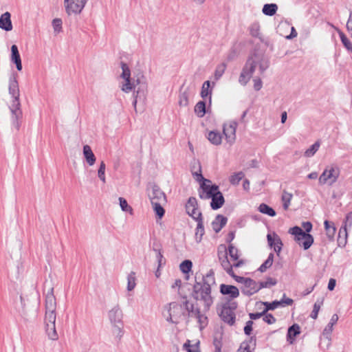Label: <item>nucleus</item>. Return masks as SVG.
Segmentation results:
<instances>
[{
  "label": "nucleus",
  "instance_id": "nucleus-42",
  "mask_svg": "<svg viewBox=\"0 0 352 352\" xmlns=\"http://www.w3.org/2000/svg\"><path fill=\"white\" fill-rule=\"evenodd\" d=\"M192 263L190 260H184L179 265L181 272L185 274H188L192 269Z\"/></svg>",
  "mask_w": 352,
  "mask_h": 352
},
{
  "label": "nucleus",
  "instance_id": "nucleus-32",
  "mask_svg": "<svg viewBox=\"0 0 352 352\" xmlns=\"http://www.w3.org/2000/svg\"><path fill=\"white\" fill-rule=\"evenodd\" d=\"M278 10V6L276 3H266L263 6V13L269 16L274 15Z\"/></svg>",
  "mask_w": 352,
  "mask_h": 352
},
{
  "label": "nucleus",
  "instance_id": "nucleus-44",
  "mask_svg": "<svg viewBox=\"0 0 352 352\" xmlns=\"http://www.w3.org/2000/svg\"><path fill=\"white\" fill-rule=\"evenodd\" d=\"M277 280L272 277H267L265 281H261L258 283L259 290L263 288L270 287L271 286L276 285Z\"/></svg>",
  "mask_w": 352,
  "mask_h": 352
},
{
  "label": "nucleus",
  "instance_id": "nucleus-38",
  "mask_svg": "<svg viewBox=\"0 0 352 352\" xmlns=\"http://www.w3.org/2000/svg\"><path fill=\"white\" fill-rule=\"evenodd\" d=\"M192 174L193 177L196 179V180L201 183H211V181L210 179H206L204 177L202 173H201V166L199 162H198V170L197 171H192Z\"/></svg>",
  "mask_w": 352,
  "mask_h": 352
},
{
  "label": "nucleus",
  "instance_id": "nucleus-7",
  "mask_svg": "<svg viewBox=\"0 0 352 352\" xmlns=\"http://www.w3.org/2000/svg\"><path fill=\"white\" fill-rule=\"evenodd\" d=\"M87 1L88 0H64L66 13L68 15L80 14Z\"/></svg>",
  "mask_w": 352,
  "mask_h": 352
},
{
  "label": "nucleus",
  "instance_id": "nucleus-47",
  "mask_svg": "<svg viewBox=\"0 0 352 352\" xmlns=\"http://www.w3.org/2000/svg\"><path fill=\"white\" fill-rule=\"evenodd\" d=\"M227 252L233 261H237L239 258V250L233 244L228 245Z\"/></svg>",
  "mask_w": 352,
  "mask_h": 352
},
{
  "label": "nucleus",
  "instance_id": "nucleus-49",
  "mask_svg": "<svg viewBox=\"0 0 352 352\" xmlns=\"http://www.w3.org/2000/svg\"><path fill=\"white\" fill-rule=\"evenodd\" d=\"M56 322V314L55 311H45V322L47 326L48 324H54Z\"/></svg>",
  "mask_w": 352,
  "mask_h": 352
},
{
  "label": "nucleus",
  "instance_id": "nucleus-41",
  "mask_svg": "<svg viewBox=\"0 0 352 352\" xmlns=\"http://www.w3.org/2000/svg\"><path fill=\"white\" fill-rule=\"evenodd\" d=\"M244 177L245 174L242 171H239L232 175L229 178V182L232 185L237 186Z\"/></svg>",
  "mask_w": 352,
  "mask_h": 352
},
{
  "label": "nucleus",
  "instance_id": "nucleus-63",
  "mask_svg": "<svg viewBox=\"0 0 352 352\" xmlns=\"http://www.w3.org/2000/svg\"><path fill=\"white\" fill-rule=\"evenodd\" d=\"M253 324H254V322L252 320H248L246 322L245 325L243 329L244 333L246 336H250L252 334V332L253 330V328H252Z\"/></svg>",
  "mask_w": 352,
  "mask_h": 352
},
{
  "label": "nucleus",
  "instance_id": "nucleus-61",
  "mask_svg": "<svg viewBox=\"0 0 352 352\" xmlns=\"http://www.w3.org/2000/svg\"><path fill=\"white\" fill-rule=\"evenodd\" d=\"M329 179H330V170L326 168L319 177V183L324 184Z\"/></svg>",
  "mask_w": 352,
  "mask_h": 352
},
{
  "label": "nucleus",
  "instance_id": "nucleus-45",
  "mask_svg": "<svg viewBox=\"0 0 352 352\" xmlns=\"http://www.w3.org/2000/svg\"><path fill=\"white\" fill-rule=\"evenodd\" d=\"M339 36L342 43L344 47L350 52H352V43L347 38V36L341 31L339 32Z\"/></svg>",
  "mask_w": 352,
  "mask_h": 352
},
{
  "label": "nucleus",
  "instance_id": "nucleus-13",
  "mask_svg": "<svg viewBox=\"0 0 352 352\" xmlns=\"http://www.w3.org/2000/svg\"><path fill=\"white\" fill-rule=\"evenodd\" d=\"M151 202L166 203V196L160 188L154 184L152 187V195H150Z\"/></svg>",
  "mask_w": 352,
  "mask_h": 352
},
{
  "label": "nucleus",
  "instance_id": "nucleus-16",
  "mask_svg": "<svg viewBox=\"0 0 352 352\" xmlns=\"http://www.w3.org/2000/svg\"><path fill=\"white\" fill-rule=\"evenodd\" d=\"M168 312L170 313L175 319H180L182 316H186V311H183L182 305L176 302H171L168 305Z\"/></svg>",
  "mask_w": 352,
  "mask_h": 352
},
{
  "label": "nucleus",
  "instance_id": "nucleus-31",
  "mask_svg": "<svg viewBox=\"0 0 352 352\" xmlns=\"http://www.w3.org/2000/svg\"><path fill=\"white\" fill-rule=\"evenodd\" d=\"M208 140L214 145H219L221 144L222 136L218 131H211L208 135Z\"/></svg>",
  "mask_w": 352,
  "mask_h": 352
},
{
  "label": "nucleus",
  "instance_id": "nucleus-34",
  "mask_svg": "<svg viewBox=\"0 0 352 352\" xmlns=\"http://www.w3.org/2000/svg\"><path fill=\"white\" fill-rule=\"evenodd\" d=\"M258 211L272 217H275L276 214V211L272 207L264 203L259 205Z\"/></svg>",
  "mask_w": 352,
  "mask_h": 352
},
{
  "label": "nucleus",
  "instance_id": "nucleus-33",
  "mask_svg": "<svg viewBox=\"0 0 352 352\" xmlns=\"http://www.w3.org/2000/svg\"><path fill=\"white\" fill-rule=\"evenodd\" d=\"M195 113L199 118H202L206 113V102L204 100L199 101L195 106Z\"/></svg>",
  "mask_w": 352,
  "mask_h": 352
},
{
  "label": "nucleus",
  "instance_id": "nucleus-48",
  "mask_svg": "<svg viewBox=\"0 0 352 352\" xmlns=\"http://www.w3.org/2000/svg\"><path fill=\"white\" fill-rule=\"evenodd\" d=\"M250 34L252 36L261 38L260 25L257 23H252L250 27Z\"/></svg>",
  "mask_w": 352,
  "mask_h": 352
},
{
  "label": "nucleus",
  "instance_id": "nucleus-11",
  "mask_svg": "<svg viewBox=\"0 0 352 352\" xmlns=\"http://www.w3.org/2000/svg\"><path fill=\"white\" fill-rule=\"evenodd\" d=\"M248 58H252L256 63V66L258 65L261 74H263L264 72L270 67V63L269 58L264 56L263 55H261L257 53H253Z\"/></svg>",
  "mask_w": 352,
  "mask_h": 352
},
{
  "label": "nucleus",
  "instance_id": "nucleus-57",
  "mask_svg": "<svg viewBox=\"0 0 352 352\" xmlns=\"http://www.w3.org/2000/svg\"><path fill=\"white\" fill-rule=\"evenodd\" d=\"M63 21L61 19L56 18L52 20V26L56 33H59L62 31Z\"/></svg>",
  "mask_w": 352,
  "mask_h": 352
},
{
  "label": "nucleus",
  "instance_id": "nucleus-12",
  "mask_svg": "<svg viewBox=\"0 0 352 352\" xmlns=\"http://www.w3.org/2000/svg\"><path fill=\"white\" fill-rule=\"evenodd\" d=\"M219 291L222 295L228 296L230 300L239 297V289L236 286L231 285H220Z\"/></svg>",
  "mask_w": 352,
  "mask_h": 352
},
{
  "label": "nucleus",
  "instance_id": "nucleus-55",
  "mask_svg": "<svg viewBox=\"0 0 352 352\" xmlns=\"http://www.w3.org/2000/svg\"><path fill=\"white\" fill-rule=\"evenodd\" d=\"M226 68V65L225 63H222L218 65L214 72V78L216 80H219L222 75L224 74Z\"/></svg>",
  "mask_w": 352,
  "mask_h": 352
},
{
  "label": "nucleus",
  "instance_id": "nucleus-22",
  "mask_svg": "<svg viewBox=\"0 0 352 352\" xmlns=\"http://www.w3.org/2000/svg\"><path fill=\"white\" fill-rule=\"evenodd\" d=\"M56 302L54 295V288L52 287L45 296V311H56Z\"/></svg>",
  "mask_w": 352,
  "mask_h": 352
},
{
  "label": "nucleus",
  "instance_id": "nucleus-52",
  "mask_svg": "<svg viewBox=\"0 0 352 352\" xmlns=\"http://www.w3.org/2000/svg\"><path fill=\"white\" fill-rule=\"evenodd\" d=\"M121 68L122 69V73L121 74V77L123 79L131 78V71L128 66V65L124 62L120 63Z\"/></svg>",
  "mask_w": 352,
  "mask_h": 352
},
{
  "label": "nucleus",
  "instance_id": "nucleus-36",
  "mask_svg": "<svg viewBox=\"0 0 352 352\" xmlns=\"http://www.w3.org/2000/svg\"><path fill=\"white\" fill-rule=\"evenodd\" d=\"M165 203H151L153 205V210L155 213L156 217L161 219L165 214V210L164 209L162 205Z\"/></svg>",
  "mask_w": 352,
  "mask_h": 352
},
{
  "label": "nucleus",
  "instance_id": "nucleus-26",
  "mask_svg": "<svg viewBox=\"0 0 352 352\" xmlns=\"http://www.w3.org/2000/svg\"><path fill=\"white\" fill-rule=\"evenodd\" d=\"M152 250L156 253V258L158 263V267H160L162 264H165V261L162 263L164 256L162 254V244L160 242L155 241L153 243Z\"/></svg>",
  "mask_w": 352,
  "mask_h": 352
},
{
  "label": "nucleus",
  "instance_id": "nucleus-21",
  "mask_svg": "<svg viewBox=\"0 0 352 352\" xmlns=\"http://www.w3.org/2000/svg\"><path fill=\"white\" fill-rule=\"evenodd\" d=\"M0 28L6 32L12 30V23L11 21V14L9 12H6L0 16Z\"/></svg>",
  "mask_w": 352,
  "mask_h": 352
},
{
  "label": "nucleus",
  "instance_id": "nucleus-51",
  "mask_svg": "<svg viewBox=\"0 0 352 352\" xmlns=\"http://www.w3.org/2000/svg\"><path fill=\"white\" fill-rule=\"evenodd\" d=\"M198 209V204L195 197H190L187 201L186 204V210H197Z\"/></svg>",
  "mask_w": 352,
  "mask_h": 352
},
{
  "label": "nucleus",
  "instance_id": "nucleus-54",
  "mask_svg": "<svg viewBox=\"0 0 352 352\" xmlns=\"http://www.w3.org/2000/svg\"><path fill=\"white\" fill-rule=\"evenodd\" d=\"M127 290L131 291L133 290L135 287V273L131 272L129 274L127 278Z\"/></svg>",
  "mask_w": 352,
  "mask_h": 352
},
{
  "label": "nucleus",
  "instance_id": "nucleus-15",
  "mask_svg": "<svg viewBox=\"0 0 352 352\" xmlns=\"http://www.w3.org/2000/svg\"><path fill=\"white\" fill-rule=\"evenodd\" d=\"M256 346V338L255 336H250L248 340L243 341L236 352H253Z\"/></svg>",
  "mask_w": 352,
  "mask_h": 352
},
{
  "label": "nucleus",
  "instance_id": "nucleus-60",
  "mask_svg": "<svg viewBox=\"0 0 352 352\" xmlns=\"http://www.w3.org/2000/svg\"><path fill=\"white\" fill-rule=\"evenodd\" d=\"M120 206L122 211H132V208L129 206L126 200L123 197H119Z\"/></svg>",
  "mask_w": 352,
  "mask_h": 352
},
{
  "label": "nucleus",
  "instance_id": "nucleus-10",
  "mask_svg": "<svg viewBox=\"0 0 352 352\" xmlns=\"http://www.w3.org/2000/svg\"><path fill=\"white\" fill-rule=\"evenodd\" d=\"M144 76L142 75L141 78L138 77L135 80V89L134 94L139 97L140 100H144L147 94V84L144 80Z\"/></svg>",
  "mask_w": 352,
  "mask_h": 352
},
{
  "label": "nucleus",
  "instance_id": "nucleus-24",
  "mask_svg": "<svg viewBox=\"0 0 352 352\" xmlns=\"http://www.w3.org/2000/svg\"><path fill=\"white\" fill-rule=\"evenodd\" d=\"M300 333V329L299 325L296 323L292 324L287 329V341L289 342V344H293L296 337L298 336Z\"/></svg>",
  "mask_w": 352,
  "mask_h": 352
},
{
  "label": "nucleus",
  "instance_id": "nucleus-1",
  "mask_svg": "<svg viewBox=\"0 0 352 352\" xmlns=\"http://www.w3.org/2000/svg\"><path fill=\"white\" fill-rule=\"evenodd\" d=\"M215 284L214 272L212 269L202 276V281L195 283L192 287V296L196 300L204 302V311L210 310L213 304V298L211 296V287Z\"/></svg>",
  "mask_w": 352,
  "mask_h": 352
},
{
  "label": "nucleus",
  "instance_id": "nucleus-46",
  "mask_svg": "<svg viewBox=\"0 0 352 352\" xmlns=\"http://www.w3.org/2000/svg\"><path fill=\"white\" fill-rule=\"evenodd\" d=\"M319 147L320 143L318 142H316L305 151L304 155L307 157H312L317 152Z\"/></svg>",
  "mask_w": 352,
  "mask_h": 352
},
{
  "label": "nucleus",
  "instance_id": "nucleus-37",
  "mask_svg": "<svg viewBox=\"0 0 352 352\" xmlns=\"http://www.w3.org/2000/svg\"><path fill=\"white\" fill-rule=\"evenodd\" d=\"M125 83L122 87V91L125 93H129L132 89H135V78H127L124 79Z\"/></svg>",
  "mask_w": 352,
  "mask_h": 352
},
{
  "label": "nucleus",
  "instance_id": "nucleus-5",
  "mask_svg": "<svg viewBox=\"0 0 352 352\" xmlns=\"http://www.w3.org/2000/svg\"><path fill=\"white\" fill-rule=\"evenodd\" d=\"M238 304L235 301L227 300L221 306L219 317L225 322L232 326L235 323L236 314L234 311L237 309Z\"/></svg>",
  "mask_w": 352,
  "mask_h": 352
},
{
  "label": "nucleus",
  "instance_id": "nucleus-2",
  "mask_svg": "<svg viewBox=\"0 0 352 352\" xmlns=\"http://www.w3.org/2000/svg\"><path fill=\"white\" fill-rule=\"evenodd\" d=\"M17 78L18 74L16 72H12L9 78L8 92L12 98L11 105L9 107L11 112L12 124L19 131L23 113L21 109L20 90Z\"/></svg>",
  "mask_w": 352,
  "mask_h": 352
},
{
  "label": "nucleus",
  "instance_id": "nucleus-27",
  "mask_svg": "<svg viewBox=\"0 0 352 352\" xmlns=\"http://www.w3.org/2000/svg\"><path fill=\"white\" fill-rule=\"evenodd\" d=\"M220 247H222L224 251L221 252L220 250H218V257L221 261V265L222 267L224 270H226L229 267V266H231L232 265L228 258V252L226 245H221Z\"/></svg>",
  "mask_w": 352,
  "mask_h": 352
},
{
  "label": "nucleus",
  "instance_id": "nucleus-19",
  "mask_svg": "<svg viewBox=\"0 0 352 352\" xmlns=\"http://www.w3.org/2000/svg\"><path fill=\"white\" fill-rule=\"evenodd\" d=\"M228 218L222 214H217L214 219L212 221L211 226L213 230L218 233L226 225Z\"/></svg>",
  "mask_w": 352,
  "mask_h": 352
},
{
  "label": "nucleus",
  "instance_id": "nucleus-56",
  "mask_svg": "<svg viewBox=\"0 0 352 352\" xmlns=\"http://www.w3.org/2000/svg\"><path fill=\"white\" fill-rule=\"evenodd\" d=\"M274 236L276 237V245H274L273 248H274V252L276 253V255L278 256H279L281 250H282V248H283V243L280 238L276 233H274Z\"/></svg>",
  "mask_w": 352,
  "mask_h": 352
},
{
  "label": "nucleus",
  "instance_id": "nucleus-59",
  "mask_svg": "<svg viewBox=\"0 0 352 352\" xmlns=\"http://www.w3.org/2000/svg\"><path fill=\"white\" fill-rule=\"evenodd\" d=\"M105 167L104 162L102 161L98 168V175L100 179L103 182H105Z\"/></svg>",
  "mask_w": 352,
  "mask_h": 352
},
{
  "label": "nucleus",
  "instance_id": "nucleus-53",
  "mask_svg": "<svg viewBox=\"0 0 352 352\" xmlns=\"http://www.w3.org/2000/svg\"><path fill=\"white\" fill-rule=\"evenodd\" d=\"M199 344V342L195 344L191 345L190 344V340H187V342L184 343L183 347L187 352H200L198 347Z\"/></svg>",
  "mask_w": 352,
  "mask_h": 352
},
{
  "label": "nucleus",
  "instance_id": "nucleus-35",
  "mask_svg": "<svg viewBox=\"0 0 352 352\" xmlns=\"http://www.w3.org/2000/svg\"><path fill=\"white\" fill-rule=\"evenodd\" d=\"M274 253L271 252L269 254L267 258L265 261V262L259 267L258 269L261 272H265L267 269L272 267L274 261Z\"/></svg>",
  "mask_w": 352,
  "mask_h": 352
},
{
  "label": "nucleus",
  "instance_id": "nucleus-3",
  "mask_svg": "<svg viewBox=\"0 0 352 352\" xmlns=\"http://www.w3.org/2000/svg\"><path fill=\"white\" fill-rule=\"evenodd\" d=\"M303 230L299 226L291 228L288 232L294 236L295 241L304 250H308L314 243V237L309 232L311 231L313 226L310 221H304L302 223Z\"/></svg>",
  "mask_w": 352,
  "mask_h": 352
},
{
  "label": "nucleus",
  "instance_id": "nucleus-18",
  "mask_svg": "<svg viewBox=\"0 0 352 352\" xmlns=\"http://www.w3.org/2000/svg\"><path fill=\"white\" fill-rule=\"evenodd\" d=\"M319 346L323 349H328L330 346V322H329L320 338Z\"/></svg>",
  "mask_w": 352,
  "mask_h": 352
},
{
  "label": "nucleus",
  "instance_id": "nucleus-4",
  "mask_svg": "<svg viewBox=\"0 0 352 352\" xmlns=\"http://www.w3.org/2000/svg\"><path fill=\"white\" fill-rule=\"evenodd\" d=\"M108 317L113 327V333L120 340L124 334V323L122 321L123 313L119 305H116L109 310Z\"/></svg>",
  "mask_w": 352,
  "mask_h": 352
},
{
  "label": "nucleus",
  "instance_id": "nucleus-25",
  "mask_svg": "<svg viewBox=\"0 0 352 352\" xmlns=\"http://www.w3.org/2000/svg\"><path fill=\"white\" fill-rule=\"evenodd\" d=\"M212 88L210 87V81H205L202 85L200 95L203 99H206L208 97L209 104H210L212 102Z\"/></svg>",
  "mask_w": 352,
  "mask_h": 352
},
{
  "label": "nucleus",
  "instance_id": "nucleus-39",
  "mask_svg": "<svg viewBox=\"0 0 352 352\" xmlns=\"http://www.w3.org/2000/svg\"><path fill=\"white\" fill-rule=\"evenodd\" d=\"M46 332L50 339L56 340L58 338L54 324L47 323Z\"/></svg>",
  "mask_w": 352,
  "mask_h": 352
},
{
  "label": "nucleus",
  "instance_id": "nucleus-40",
  "mask_svg": "<svg viewBox=\"0 0 352 352\" xmlns=\"http://www.w3.org/2000/svg\"><path fill=\"white\" fill-rule=\"evenodd\" d=\"M292 197H293V195L292 193L288 192L285 190H283L281 200L283 201V207L285 210L288 209V208L290 205V201L292 199Z\"/></svg>",
  "mask_w": 352,
  "mask_h": 352
},
{
  "label": "nucleus",
  "instance_id": "nucleus-50",
  "mask_svg": "<svg viewBox=\"0 0 352 352\" xmlns=\"http://www.w3.org/2000/svg\"><path fill=\"white\" fill-rule=\"evenodd\" d=\"M222 339V335L214 336L212 344L214 346V352H221Z\"/></svg>",
  "mask_w": 352,
  "mask_h": 352
},
{
  "label": "nucleus",
  "instance_id": "nucleus-64",
  "mask_svg": "<svg viewBox=\"0 0 352 352\" xmlns=\"http://www.w3.org/2000/svg\"><path fill=\"white\" fill-rule=\"evenodd\" d=\"M343 226L346 227L348 228H351V226H352V211H351L346 214L344 221Z\"/></svg>",
  "mask_w": 352,
  "mask_h": 352
},
{
  "label": "nucleus",
  "instance_id": "nucleus-23",
  "mask_svg": "<svg viewBox=\"0 0 352 352\" xmlns=\"http://www.w3.org/2000/svg\"><path fill=\"white\" fill-rule=\"evenodd\" d=\"M210 199H211L210 207L214 210L221 208L225 203L224 197L220 190Z\"/></svg>",
  "mask_w": 352,
  "mask_h": 352
},
{
  "label": "nucleus",
  "instance_id": "nucleus-20",
  "mask_svg": "<svg viewBox=\"0 0 352 352\" xmlns=\"http://www.w3.org/2000/svg\"><path fill=\"white\" fill-rule=\"evenodd\" d=\"M11 62L16 65L18 71H21L23 66L21 63V56L16 45L11 46Z\"/></svg>",
  "mask_w": 352,
  "mask_h": 352
},
{
  "label": "nucleus",
  "instance_id": "nucleus-62",
  "mask_svg": "<svg viewBox=\"0 0 352 352\" xmlns=\"http://www.w3.org/2000/svg\"><path fill=\"white\" fill-rule=\"evenodd\" d=\"M262 317H263V320L264 322H265L266 323H267L268 324H274L276 321V319L275 318V317L272 314H269L267 312L265 313V314L264 316H263Z\"/></svg>",
  "mask_w": 352,
  "mask_h": 352
},
{
  "label": "nucleus",
  "instance_id": "nucleus-29",
  "mask_svg": "<svg viewBox=\"0 0 352 352\" xmlns=\"http://www.w3.org/2000/svg\"><path fill=\"white\" fill-rule=\"evenodd\" d=\"M194 317L197 319V322L199 324L200 330H202L208 325V317L205 314H202L201 313L199 308L195 309V316Z\"/></svg>",
  "mask_w": 352,
  "mask_h": 352
},
{
  "label": "nucleus",
  "instance_id": "nucleus-6",
  "mask_svg": "<svg viewBox=\"0 0 352 352\" xmlns=\"http://www.w3.org/2000/svg\"><path fill=\"white\" fill-rule=\"evenodd\" d=\"M256 67V63L252 58H248L239 78V83L245 86L252 76Z\"/></svg>",
  "mask_w": 352,
  "mask_h": 352
},
{
  "label": "nucleus",
  "instance_id": "nucleus-28",
  "mask_svg": "<svg viewBox=\"0 0 352 352\" xmlns=\"http://www.w3.org/2000/svg\"><path fill=\"white\" fill-rule=\"evenodd\" d=\"M83 155L85 158L87 163L89 166H93L95 164L96 158L91 147L89 145H85L83 146Z\"/></svg>",
  "mask_w": 352,
  "mask_h": 352
},
{
  "label": "nucleus",
  "instance_id": "nucleus-14",
  "mask_svg": "<svg viewBox=\"0 0 352 352\" xmlns=\"http://www.w3.org/2000/svg\"><path fill=\"white\" fill-rule=\"evenodd\" d=\"M195 221L197 222V228L195 229V241L197 243H200L202 237L205 234V229L204 226L203 216L201 212H199L197 215Z\"/></svg>",
  "mask_w": 352,
  "mask_h": 352
},
{
  "label": "nucleus",
  "instance_id": "nucleus-8",
  "mask_svg": "<svg viewBox=\"0 0 352 352\" xmlns=\"http://www.w3.org/2000/svg\"><path fill=\"white\" fill-rule=\"evenodd\" d=\"M219 188L217 184H206L201 183L198 190L199 197L201 199H209L213 197L217 192H219Z\"/></svg>",
  "mask_w": 352,
  "mask_h": 352
},
{
  "label": "nucleus",
  "instance_id": "nucleus-58",
  "mask_svg": "<svg viewBox=\"0 0 352 352\" xmlns=\"http://www.w3.org/2000/svg\"><path fill=\"white\" fill-rule=\"evenodd\" d=\"M179 104L180 106H187L188 104V94L187 91L180 92Z\"/></svg>",
  "mask_w": 352,
  "mask_h": 352
},
{
  "label": "nucleus",
  "instance_id": "nucleus-43",
  "mask_svg": "<svg viewBox=\"0 0 352 352\" xmlns=\"http://www.w3.org/2000/svg\"><path fill=\"white\" fill-rule=\"evenodd\" d=\"M264 308V313H267L268 311L274 310L279 306H281L280 300H274L272 302H263Z\"/></svg>",
  "mask_w": 352,
  "mask_h": 352
},
{
  "label": "nucleus",
  "instance_id": "nucleus-9",
  "mask_svg": "<svg viewBox=\"0 0 352 352\" xmlns=\"http://www.w3.org/2000/svg\"><path fill=\"white\" fill-rule=\"evenodd\" d=\"M237 125L236 121H230L228 124H224L223 126V133L226 141L230 144H232L236 140Z\"/></svg>",
  "mask_w": 352,
  "mask_h": 352
},
{
  "label": "nucleus",
  "instance_id": "nucleus-17",
  "mask_svg": "<svg viewBox=\"0 0 352 352\" xmlns=\"http://www.w3.org/2000/svg\"><path fill=\"white\" fill-rule=\"evenodd\" d=\"M244 286L247 289H242V293L247 296H251L259 291L258 283L251 278H248Z\"/></svg>",
  "mask_w": 352,
  "mask_h": 352
},
{
  "label": "nucleus",
  "instance_id": "nucleus-30",
  "mask_svg": "<svg viewBox=\"0 0 352 352\" xmlns=\"http://www.w3.org/2000/svg\"><path fill=\"white\" fill-rule=\"evenodd\" d=\"M348 228L342 226L339 230L338 236V244L340 247H344L346 244Z\"/></svg>",
  "mask_w": 352,
  "mask_h": 352
}]
</instances>
